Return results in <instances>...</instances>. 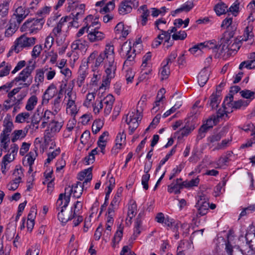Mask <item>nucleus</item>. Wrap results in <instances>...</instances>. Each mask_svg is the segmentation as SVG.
<instances>
[{"label":"nucleus","instance_id":"b1692460","mask_svg":"<svg viewBox=\"0 0 255 255\" xmlns=\"http://www.w3.org/2000/svg\"><path fill=\"white\" fill-rule=\"evenodd\" d=\"M70 200L69 195L65 193L60 194L57 200L56 206L57 210L66 209Z\"/></svg>","mask_w":255,"mask_h":255},{"label":"nucleus","instance_id":"5701e85b","mask_svg":"<svg viewBox=\"0 0 255 255\" xmlns=\"http://www.w3.org/2000/svg\"><path fill=\"white\" fill-rule=\"evenodd\" d=\"M65 191L67 195H69L70 197L72 195L74 197L78 198L81 197L83 190L81 184L77 182L76 184L72 185L71 187H66Z\"/></svg>","mask_w":255,"mask_h":255},{"label":"nucleus","instance_id":"5fc2aeb1","mask_svg":"<svg viewBox=\"0 0 255 255\" xmlns=\"http://www.w3.org/2000/svg\"><path fill=\"white\" fill-rule=\"evenodd\" d=\"M227 5L223 3L220 2L217 3L214 7V10L216 12L217 15L220 16L223 14H225L227 11H228L227 8Z\"/></svg>","mask_w":255,"mask_h":255},{"label":"nucleus","instance_id":"0e129e2a","mask_svg":"<svg viewBox=\"0 0 255 255\" xmlns=\"http://www.w3.org/2000/svg\"><path fill=\"white\" fill-rule=\"evenodd\" d=\"M65 209L58 210L59 212L58 214V218L60 221L62 223H66L69 220H71L73 218V216H71V214L70 215H65L64 211Z\"/></svg>","mask_w":255,"mask_h":255},{"label":"nucleus","instance_id":"69168bd1","mask_svg":"<svg viewBox=\"0 0 255 255\" xmlns=\"http://www.w3.org/2000/svg\"><path fill=\"white\" fill-rule=\"evenodd\" d=\"M86 47L85 44L79 39L74 41L71 45V49L73 51L77 50H82L85 49Z\"/></svg>","mask_w":255,"mask_h":255},{"label":"nucleus","instance_id":"338daca9","mask_svg":"<svg viewBox=\"0 0 255 255\" xmlns=\"http://www.w3.org/2000/svg\"><path fill=\"white\" fill-rule=\"evenodd\" d=\"M244 68L248 69L255 68V60H249L242 62L239 65V69H242Z\"/></svg>","mask_w":255,"mask_h":255},{"label":"nucleus","instance_id":"9b49d317","mask_svg":"<svg viewBox=\"0 0 255 255\" xmlns=\"http://www.w3.org/2000/svg\"><path fill=\"white\" fill-rule=\"evenodd\" d=\"M11 0H2L0 2V29H2L7 21Z\"/></svg>","mask_w":255,"mask_h":255},{"label":"nucleus","instance_id":"13d9d810","mask_svg":"<svg viewBox=\"0 0 255 255\" xmlns=\"http://www.w3.org/2000/svg\"><path fill=\"white\" fill-rule=\"evenodd\" d=\"M51 10L52 8L51 6L45 5L37 11L36 15L39 17V18L44 19V17L50 13Z\"/></svg>","mask_w":255,"mask_h":255},{"label":"nucleus","instance_id":"f257e3e1","mask_svg":"<svg viewBox=\"0 0 255 255\" xmlns=\"http://www.w3.org/2000/svg\"><path fill=\"white\" fill-rule=\"evenodd\" d=\"M115 58L114 46L111 43H108L106 44L103 51L99 53L97 50H95L91 53L87 59L88 63H91L96 59V67L100 66L102 63L104 64L107 78L103 81L100 88L109 85L111 80L115 76L117 64L115 61Z\"/></svg>","mask_w":255,"mask_h":255},{"label":"nucleus","instance_id":"f704fd0d","mask_svg":"<svg viewBox=\"0 0 255 255\" xmlns=\"http://www.w3.org/2000/svg\"><path fill=\"white\" fill-rule=\"evenodd\" d=\"M11 68L12 65L10 63L2 61L0 64V78L8 75Z\"/></svg>","mask_w":255,"mask_h":255},{"label":"nucleus","instance_id":"f8f14e48","mask_svg":"<svg viewBox=\"0 0 255 255\" xmlns=\"http://www.w3.org/2000/svg\"><path fill=\"white\" fill-rule=\"evenodd\" d=\"M195 207L198 210L197 217L205 215L207 213L209 207V203L207 201V198L204 194L198 196L197 202Z\"/></svg>","mask_w":255,"mask_h":255},{"label":"nucleus","instance_id":"c03bdc74","mask_svg":"<svg viewBox=\"0 0 255 255\" xmlns=\"http://www.w3.org/2000/svg\"><path fill=\"white\" fill-rule=\"evenodd\" d=\"M232 106L231 108L233 109H239L242 108H245L250 104V100H239L236 101H231Z\"/></svg>","mask_w":255,"mask_h":255},{"label":"nucleus","instance_id":"39448f33","mask_svg":"<svg viewBox=\"0 0 255 255\" xmlns=\"http://www.w3.org/2000/svg\"><path fill=\"white\" fill-rule=\"evenodd\" d=\"M36 42V38L33 37H28L23 34L17 38L13 45L11 47L10 51H14L16 53H19L24 48H28L33 46Z\"/></svg>","mask_w":255,"mask_h":255},{"label":"nucleus","instance_id":"423d86ee","mask_svg":"<svg viewBox=\"0 0 255 255\" xmlns=\"http://www.w3.org/2000/svg\"><path fill=\"white\" fill-rule=\"evenodd\" d=\"M85 5L84 4H79L76 1H69L66 6V10L68 12L75 9L77 10L76 13H73L72 26L75 27L79 26V20L82 19L84 13Z\"/></svg>","mask_w":255,"mask_h":255},{"label":"nucleus","instance_id":"dca6fc26","mask_svg":"<svg viewBox=\"0 0 255 255\" xmlns=\"http://www.w3.org/2000/svg\"><path fill=\"white\" fill-rule=\"evenodd\" d=\"M58 94L56 85L51 83L45 91L42 97V105H45L48 103L49 100Z\"/></svg>","mask_w":255,"mask_h":255},{"label":"nucleus","instance_id":"412c9836","mask_svg":"<svg viewBox=\"0 0 255 255\" xmlns=\"http://www.w3.org/2000/svg\"><path fill=\"white\" fill-rule=\"evenodd\" d=\"M88 74V66L87 64L81 65L78 72L77 78V85L78 87H81L83 85L85 80Z\"/></svg>","mask_w":255,"mask_h":255},{"label":"nucleus","instance_id":"6e6d98bb","mask_svg":"<svg viewBox=\"0 0 255 255\" xmlns=\"http://www.w3.org/2000/svg\"><path fill=\"white\" fill-rule=\"evenodd\" d=\"M200 183V179L198 177L195 179H192L191 180H185L183 182V185L184 188L190 189L194 187L198 186Z\"/></svg>","mask_w":255,"mask_h":255},{"label":"nucleus","instance_id":"c85d7f7f","mask_svg":"<svg viewBox=\"0 0 255 255\" xmlns=\"http://www.w3.org/2000/svg\"><path fill=\"white\" fill-rule=\"evenodd\" d=\"M109 133L107 131H104L99 137L98 141V145L100 148V151L105 153V147L109 139Z\"/></svg>","mask_w":255,"mask_h":255},{"label":"nucleus","instance_id":"0eeeda50","mask_svg":"<svg viewBox=\"0 0 255 255\" xmlns=\"http://www.w3.org/2000/svg\"><path fill=\"white\" fill-rule=\"evenodd\" d=\"M142 117V115L140 112L138 110H133L129 112L126 117L123 118L128 126L129 134H132L138 127L139 122Z\"/></svg>","mask_w":255,"mask_h":255},{"label":"nucleus","instance_id":"a211bd4d","mask_svg":"<svg viewBox=\"0 0 255 255\" xmlns=\"http://www.w3.org/2000/svg\"><path fill=\"white\" fill-rule=\"evenodd\" d=\"M139 16L138 19V23L141 26L147 24L150 15V11L148 9L146 5H141L138 9Z\"/></svg>","mask_w":255,"mask_h":255},{"label":"nucleus","instance_id":"4d7b16f0","mask_svg":"<svg viewBox=\"0 0 255 255\" xmlns=\"http://www.w3.org/2000/svg\"><path fill=\"white\" fill-rule=\"evenodd\" d=\"M30 114L28 112H22L18 114L15 117V122L17 123L28 122Z\"/></svg>","mask_w":255,"mask_h":255},{"label":"nucleus","instance_id":"37998d69","mask_svg":"<svg viewBox=\"0 0 255 255\" xmlns=\"http://www.w3.org/2000/svg\"><path fill=\"white\" fill-rule=\"evenodd\" d=\"M20 24L15 22L10 21L9 26L5 31V36L6 37L11 36L17 30Z\"/></svg>","mask_w":255,"mask_h":255},{"label":"nucleus","instance_id":"a18cd8bd","mask_svg":"<svg viewBox=\"0 0 255 255\" xmlns=\"http://www.w3.org/2000/svg\"><path fill=\"white\" fill-rule=\"evenodd\" d=\"M142 222L140 219H137L133 229V234L130 238V240L134 241L141 233Z\"/></svg>","mask_w":255,"mask_h":255},{"label":"nucleus","instance_id":"bb28decb","mask_svg":"<svg viewBox=\"0 0 255 255\" xmlns=\"http://www.w3.org/2000/svg\"><path fill=\"white\" fill-rule=\"evenodd\" d=\"M95 59L93 62H91L92 64V71H93V76L91 79V83L93 85H96L98 82L100 80L102 75V71L99 69V66L96 67ZM91 64V63H89Z\"/></svg>","mask_w":255,"mask_h":255},{"label":"nucleus","instance_id":"9d476101","mask_svg":"<svg viewBox=\"0 0 255 255\" xmlns=\"http://www.w3.org/2000/svg\"><path fill=\"white\" fill-rule=\"evenodd\" d=\"M134 43L132 44L130 42H126L122 45V51L123 54H126L127 57V59L124 63V66L131 65V62L133 61L136 55L135 53V50L134 48Z\"/></svg>","mask_w":255,"mask_h":255},{"label":"nucleus","instance_id":"58836bf2","mask_svg":"<svg viewBox=\"0 0 255 255\" xmlns=\"http://www.w3.org/2000/svg\"><path fill=\"white\" fill-rule=\"evenodd\" d=\"M38 103V98L35 95L31 96L27 100L25 109L27 111H32L34 109Z\"/></svg>","mask_w":255,"mask_h":255},{"label":"nucleus","instance_id":"f03ea898","mask_svg":"<svg viewBox=\"0 0 255 255\" xmlns=\"http://www.w3.org/2000/svg\"><path fill=\"white\" fill-rule=\"evenodd\" d=\"M114 101V97L110 94L108 95L103 100L97 99L92 105L93 112L95 114H98L101 109L104 108L105 114L109 115L111 112Z\"/></svg>","mask_w":255,"mask_h":255},{"label":"nucleus","instance_id":"2eb2a0df","mask_svg":"<svg viewBox=\"0 0 255 255\" xmlns=\"http://www.w3.org/2000/svg\"><path fill=\"white\" fill-rule=\"evenodd\" d=\"M13 9L12 17L15 19L16 21L15 22L19 24L21 23L30 12L28 9H26L25 7L22 6H18L15 7L14 5Z\"/></svg>","mask_w":255,"mask_h":255},{"label":"nucleus","instance_id":"3c124183","mask_svg":"<svg viewBox=\"0 0 255 255\" xmlns=\"http://www.w3.org/2000/svg\"><path fill=\"white\" fill-rule=\"evenodd\" d=\"M96 94V93L94 92H89L86 95L85 100L83 102V106L87 108L91 107L94 104Z\"/></svg>","mask_w":255,"mask_h":255},{"label":"nucleus","instance_id":"cd10ccee","mask_svg":"<svg viewBox=\"0 0 255 255\" xmlns=\"http://www.w3.org/2000/svg\"><path fill=\"white\" fill-rule=\"evenodd\" d=\"M210 71L209 69L204 68L202 69L199 73L197 79L199 85L201 87H203L209 78Z\"/></svg>","mask_w":255,"mask_h":255},{"label":"nucleus","instance_id":"4c0bfd02","mask_svg":"<svg viewBox=\"0 0 255 255\" xmlns=\"http://www.w3.org/2000/svg\"><path fill=\"white\" fill-rule=\"evenodd\" d=\"M126 134L124 131H120L117 134L115 140V144L124 148L126 144Z\"/></svg>","mask_w":255,"mask_h":255},{"label":"nucleus","instance_id":"393cba45","mask_svg":"<svg viewBox=\"0 0 255 255\" xmlns=\"http://www.w3.org/2000/svg\"><path fill=\"white\" fill-rule=\"evenodd\" d=\"M84 22L85 25L87 26V28H88V31L89 29H92L93 28L99 29L100 27V24L99 22L98 18L91 14L88 15L84 19Z\"/></svg>","mask_w":255,"mask_h":255},{"label":"nucleus","instance_id":"052dcab7","mask_svg":"<svg viewBox=\"0 0 255 255\" xmlns=\"http://www.w3.org/2000/svg\"><path fill=\"white\" fill-rule=\"evenodd\" d=\"M0 147L2 148V149H4L7 151L9 144L10 143V139L9 136L6 135L0 134Z\"/></svg>","mask_w":255,"mask_h":255},{"label":"nucleus","instance_id":"473e14b6","mask_svg":"<svg viewBox=\"0 0 255 255\" xmlns=\"http://www.w3.org/2000/svg\"><path fill=\"white\" fill-rule=\"evenodd\" d=\"M192 247V244L190 243L188 241H181L178 244L177 250V255H185V252L191 248Z\"/></svg>","mask_w":255,"mask_h":255},{"label":"nucleus","instance_id":"a19ab883","mask_svg":"<svg viewBox=\"0 0 255 255\" xmlns=\"http://www.w3.org/2000/svg\"><path fill=\"white\" fill-rule=\"evenodd\" d=\"M221 100V98L217 93H213L210 98L209 105L212 109L217 108Z\"/></svg>","mask_w":255,"mask_h":255},{"label":"nucleus","instance_id":"79ce46f5","mask_svg":"<svg viewBox=\"0 0 255 255\" xmlns=\"http://www.w3.org/2000/svg\"><path fill=\"white\" fill-rule=\"evenodd\" d=\"M137 213V205L134 201H130L128 205V218L131 220Z\"/></svg>","mask_w":255,"mask_h":255},{"label":"nucleus","instance_id":"20e7f679","mask_svg":"<svg viewBox=\"0 0 255 255\" xmlns=\"http://www.w3.org/2000/svg\"><path fill=\"white\" fill-rule=\"evenodd\" d=\"M34 68L27 66L12 80L14 85H22V87H28L31 83L32 77L31 73Z\"/></svg>","mask_w":255,"mask_h":255},{"label":"nucleus","instance_id":"bf43d9fd","mask_svg":"<svg viewBox=\"0 0 255 255\" xmlns=\"http://www.w3.org/2000/svg\"><path fill=\"white\" fill-rule=\"evenodd\" d=\"M44 80V73L42 68L38 69L36 70V74L34 77V82L38 85L43 83Z\"/></svg>","mask_w":255,"mask_h":255},{"label":"nucleus","instance_id":"1a4fd4ad","mask_svg":"<svg viewBox=\"0 0 255 255\" xmlns=\"http://www.w3.org/2000/svg\"><path fill=\"white\" fill-rule=\"evenodd\" d=\"M63 126L62 123L57 121L52 120L48 125L45 131L44 137L46 140H50L52 138L60 131Z\"/></svg>","mask_w":255,"mask_h":255},{"label":"nucleus","instance_id":"ddd939ff","mask_svg":"<svg viewBox=\"0 0 255 255\" xmlns=\"http://www.w3.org/2000/svg\"><path fill=\"white\" fill-rule=\"evenodd\" d=\"M229 40H223V42L218 45L214 50V54L217 57H225L226 56L231 55L236 51L230 49L229 48Z\"/></svg>","mask_w":255,"mask_h":255},{"label":"nucleus","instance_id":"864d4df0","mask_svg":"<svg viewBox=\"0 0 255 255\" xmlns=\"http://www.w3.org/2000/svg\"><path fill=\"white\" fill-rule=\"evenodd\" d=\"M83 205L80 201H77L74 205V206L71 207V215L73 216V218L75 216L80 215L81 213Z\"/></svg>","mask_w":255,"mask_h":255},{"label":"nucleus","instance_id":"72a5a7b5","mask_svg":"<svg viewBox=\"0 0 255 255\" xmlns=\"http://www.w3.org/2000/svg\"><path fill=\"white\" fill-rule=\"evenodd\" d=\"M170 73L169 65H167V63L162 62L160 68L159 70V75L161 79L163 80L167 79Z\"/></svg>","mask_w":255,"mask_h":255},{"label":"nucleus","instance_id":"680f3d73","mask_svg":"<svg viewBox=\"0 0 255 255\" xmlns=\"http://www.w3.org/2000/svg\"><path fill=\"white\" fill-rule=\"evenodd\" d=\"M194 7L193 1H187L181 5L180 8L175 10V13H178L182 11H189Z\"/></svg>","mask_w":255,"mask_h":255},{"label":"nucleus","instance_id":"c756f323","mask_svg":"<svg viewBox=\"0 0 255 255\" xmlns=\"http://www.w3.org/2000/svg\"><path fill=\"white\" fill-rule=\"evenodd\" d=\"M115 32L119 35V38L126 37L129 33V28L125 26L123 22H119L115 28Z\"/></svg>","mask_w":255,"mask_h":255},{"label":"nucleus","instance_id":"6e6552de","mask_svg":"<svg viewBox=\"0 0 255 255\" xmlns=\"http://www.w3.org/2000/svg\"><path fill=\"white\" fill-rule=\"evenodd\" d=\"M234 100L233 96L232 95L227 97L225 99L224 103H223L222 108L219 109L217 113L216 118L219 121L221 119L226 120L229 118L228 114L231 113L233 110H232L231 106V101Z\"/></svg>","mask_w":255,"mask_h":255},{"label":"nucleus","instance_id":"7c9ffc66","mask_svg":"<svg viewBox=\"0 0 255 255\" xmlns=\"http://www.w3.org/2000/svg\"><path fill=\"white\" fill-rule=\"evenodd\" d=\"M162 225L166 227L167 229H170L173 232H176L178 230L179 224L175 222L174 219L170 218L168 216H166V219Z\"/></svg>","mask_w":255,"mask_h":255},{"label":"nucleus","instance_id":"7ed1b4c3","mask_svg":"<svg viewBox=\"0 0 255 255\" xmlns=\"http://www.w3.org/2000/svg\"><path fill=\"white\" fill-rule=\"evenodd\" d=\"M44 22L43 18H28L22 25L20 30L22 32L36 34L42 29Z\"/></svg>","mask_w":255,"mask_h":255},{"label":"nucleus","instance_id":"e2e57ef3","mask_svg":"<svg viewBox=\"0 0 255 255\" xmlns=\"http://www.w3.org/2000/svg\"><path fill=\"white\" fill-rule=\"evenodd\" d=\"M255 211V205H250L248 207L245 208L241 211L239 215V218L248 216Z\"/></svg>","mask_w":255,"mask_h":255},{"label":"nucleus","instance_id":"6ab92c4d","mask_svg":"<svg viewBox=\"0 0 255 255\" xmlns=\"http://www.w3.org/2000/svg\"><path fill=\"white\" fill-rule=\"evenodd\" d=\"M245 238L246 244L249 247L248 251H255V229L254 227L248 229Z\"/></svg>","mask_w":255,"mask_h":255},{"label":"nucleus","instance_id":"4be33fe9","mask_svg":"<svg viewBox=\"0 0 255 255\" xmlns=\"http://www.w3.org/2000/svg\"><path fill=\"white\" fill-rule=\"evenodd\" d=\"M106 0L97 1L95 4V6L99 7V8H98L97 10H98L101 13H105L114 9L115 4L113 0L109 1L107 4H106Z\"/></svg>","mask_w":255,"mask_h":255},{"label":"nucleus","instance_id":"774afa93","mask_svg":"<svg viewBox=\"0 0 255 255\" xmlns=\"http://www.w3.org/2000/svg\"><path fill=\"white\" fill-rule=\"evenodd\" d=\"M104 126V122L101 119L96 120L92 125V131L94 133H98Z\"/></svg>","mask_w":255,"mask_h":255},{"label":"nucleus","instance_id":"2f4dec72","mask_svg":"<svg viewBox=\"0 0 255 255\" xmlns=\"http://www.w3.org/2000/svg\"><path fill=\"white\" fill-rule=\"evenodd\" d=\"M77 99V95L75 92L73 91L72 88H68L65 91L64 102L65 104L75 102Z\"/></svg>","mask_w":255,"mask_h":255},{"label":"nucleus","instance_id":"f3484780","mask_svg":"<svg viewBox=\"0 0 255 255\" xmlns=\"http://www.w3.org/2000/svg\"><path fill=\"white\" fill-rule=\"evenodd\" d=\"M218 122H219V120L216 119V116H212L207 120L206 123L203 124L200 128L199 130L198 137H200L201 138L205 137V133L207 131L217 124Z\"/></svg>","mask_w":255,"mask_h":255},{"label":"nucleus","instance_id":"aec40b11","mask_svg":"<svg viewBox=\"0 0 255 255\" xmlns=\"http://www.w3.org/2000/svg\"><path fill=\"white\" fill-rule=\"evenodd\" d=\"M105 38V34L102 31L93 28L89 29L87 34V38L91 42H98L103 40Z\"/></svg>","mask_w":255,"mask_h":255},{"label":"nucleus","instance_id":"8fccbe9b","mask_svg":"<svg viewBox=\"0 0 255 255\" xmlns=\"http://www.w3.org/2000/svg\"><path fill=\"white\" fill-rule=\"evenodd\" d=\"M123 228L121 226L118 227L113 240V247L116 248L123 237Z\"/></svg>","mask_w":255,"mask_h":255},{"label":"nucleus","instance_id":"603ef678","mask_svg":"<svg viewBox=\"0 0 255 255\" xmlns=\"http://www.w3.org/2000/svg\"><path fill=\"white\" fill-rule=\"evenodd\" d=\"M62 96L58 95L52 102V110L55 114H57L61 110V99Z\"/></svg>","mask_w":255,"mask_h":255},{"label":"nucleus","instance_id":"ea45409f","mask_svg":"<svg viewBox=\"0 0 255 255\" xmlns=\"http://www.w3.org/2000/svg\"><path fill=\"white\" fill-rule=\"evenodd\" d=\"M66 113L72 117H75L79 111L76 102L66 104Z\"/></svg>","mask_w":255,"mask_h":255},{"label":"nucleus","instance_id":"a878e982","mask_svg":"<svg viewBox=\"0 0 255 255\" xmlns=\"http://www.w3.org/2000/svg\"><path fill=\"white\" fill-rule=\"evenodd\" d=\"M134 1L132 0H125L123 1L119 7V13L121 15H125L129 13L132 10V6L134 4Z\"/></svg>","mask_w":255,"mask_h":255},{"label":"nucleus","instance_id":"49530a36","mask_svg":"<svg viewBox=\"0 0 255 255\" xmlns=\"http://www.w3.org/2000/svg\"><path fill=\"white\" fill-rule=\"evenodd\" d=\"M152 69L151 67L141 68L140 75L138 77L140 82L146 80L151 77Z\"/></svg>","mask_w":255,"mask_h":255},{"label":"nucleus","instance_id":"de8ad7c7","mask_svg":"<svg viewBox=\"0 0 255 255\" xmlns=\"http://www.w3.org/2000/svg\"><path fill=\"white\" fill-rule=\"evenodd\" d=\"M15 157L10 153H7L5 155L2 160L1 169L2 173H4L5 170L7 169V165L9 163L12 162Z\"/></svg>","mask_w":255,"mask_h":255},{"label":"nucleus","instance_id":"09e8293b","mask_svg":"<svg viewBox=\"0 0 255 255\" xmlns=\"http://www.w3.org/2000/svg\"><path fill=\"white\" fill-rule=\"evenodd\" d=\"M42 69L47 80L51 81L55 77L56 72L53 68L46 66Z\"/></svg>","mask_w":255,"mask_h":255},{"label":"nucleus","instance_id":"c9c22d12","mask_svg":"<svg viewBox=\"0 0 255 255\" xmlns=\"http://www.w3.org/2000/svg\"><path fill=\"white\" fill-rule=\"evenodd\" d=\"M183 182L181 183H178L173 182L167 186V191L170 193H174V194H178L181 192V189L184 188Z\"/></svg>","mask_w":255,"mask_h":255},{"label":"nucleus","instance_id":"4468645a","mask_svg":"<svg viewBox=\"0 0 255 255\" xmlns=\"http://www.w3.org/2000/svg\"><path fill=\"white\" fill-rule=\"evenodd\" d=\"M41 109L42 106H38L37 108L35 115L37 113V115H39L41 112V116H40V120L42 121L41 124L40 125V128H44L47 126L50 119L52 118V116H55L56 114H55L53 112H52L49 110L46 109L44 111L43 109L42 110H41Z\"/></svg>","mask_w":255,"mask_h":255},{"label":"nucleus","instance_id":"e433bc0d","mask_svg":"<svg viewBox=\"0 0 255 255\" xmlns=\"http://www.w3.org/2000/svg\"><path fill=\"white\" fill-rule=\"evenodd\" d=\"M3 129L0 134L9 136L13 128L12 122L9 119L5 118L3 120Z\"/></svg>","mask_w":255,"mask_h":255}]
</instances>
